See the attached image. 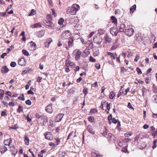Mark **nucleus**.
<instances>
[{
	"mask_svg": "<svg viewBox=\"0 0 157 157\" xmlns=\"http://www.w3.org/2000/svg\"><path fill=\"white\" fill-rule=\"evenodd\" d=\"M80 9L79 6L76 4H73L72 6L69 7L67 10V14H75Z\"/></svg>",
	"mask_w": 157,
	"mask_h": 157,
	"instance_id": "f257e3e1",
	"label": "nucleus"
},
{
	"mask_svg": "<svg viewBox=\"0 0 157 157\" xmlns=\"http://www.w3.org/2000/svg\"><path fill=\"white\" fill-rule=\"evenodd\" d=\"M134 30L132 28V25H128L127 27V29L125 31L126 35L130 36L133 34Z\"/></svg>",
	"mask_w": 157,
	"mask_h": 157,
	"instance_id": "f03ea898",
	"label": "nucleus"
},
{
	"mask_svg": "<svg viewBox=\"0 0 157 157\" xmlns=\"http://www.w3.org/2000/svg\"><path fill=\"white\" fill-rule=\"evenodd\" d=\"M110 33L113 36H116L118 33V31L116 28L112 27L110 29Z\"/></svg>",
	"mask_w": 157,
	"mask_h": 157,
	"instance_id": "7ed1b4c3",
	"label": "nucleus"
},
{
	"mask_svg": "<svg viewBox=\"0 0 157 157\" xmlns=\"http://www.w3.org/2000/svg\"><path fill=\"white\" fill-rule=\"evenodd\" d=\"M104 40L106 43H110L112 41V39L109 36L108 34H106L104 37Z\"/></svg>",
	"mask_w": 157,
	"mask_h": 157,
	"instance_id": "20e7f679",
	"label": "nucleus"
},
{
	"mask_svg": "<svg viewBox=\"0 0 157 157\" xmlns=\"http://www.w3.org/2000/svg\"><path fill=\"white\" fill-rule=\"evenodd\" d=\"M64 114L60 113L56 116L55 118V120L56 122H59L60 121L64 116Z\"/></svg>",
	"mask_w": 157,
	"mask_h": 157,
	"instance_id": "39448f33",
	"label": "nucleus"
},
{
	"mask_svg": "<svg viewBox=\"0 0 157 157\" xmlns=\"http://www.w3.org/2000/svg\"><path fill=\"white\" fill-rule=\"evenodd\" d=\"M36 48V44L33 42H31L30 43V46L29 47V49L31 51L35 50Z\"/></svg>",
	"mask_w": 157,
	"mask_h": 157,
	"instance_id": "423d86ee",
	"label": "nucleus"
},
{
	"mask_svg": "<svg viewBox=\"0 0 157 157\" xmlns=\"http://www.w3.org/2000/svg\"><path fill=\"white\" fill-rule=\"evenodd\" d=\"M18 64L21 66H25L26 64V62L24 58H22L19 59L18 61Z\"/></svg>",
	"mask_w": 157,
	"mask_h": 157,
	"instance_id": "0eeeda50",
	"label": "nucleus"
},
{
	"mask_svg": "<svg viewBox=\"0 0 157 157\" xmlns=\"http://www.w3.org/2000/svg\"><path fill=\"white\" fill-rule=\"evenodd\" d=\"M126 29L127 27L124 24H121L119 26V31L120 32H125Z\"/></svg>",
	"mask_w": 157,
	"mask_h": 157,
	"instance_id": "6e6552de",
	"label": "nucleus"
},
{
	"mask_svg": "<svg viewBox=\"0 0 157 157\" xmlns=\"http://www.w3.org/2000/svg\"><path fill=\"white\" fill-rule=\"evenodd\" d=\"M69 34H68L67 31H64L63 32L61 35V37L63 39H68L69 37Z\"/></svg>",
	"mask_w": 157,
	"mask_h": 157,
	"instance_id": "1a4fd4ad",
	"label": "nucleus"
},
{
	"mask_svg": "<svg viewBox=\"0 0 157 157\" xmlns=\"http://www.w3.org/2000/svg\"><path fill=\"white\" fill-rule=\"evenodd\" d=\"M12 143V140L10 139L5 140L4 141V144L6 145L9 146Z\"/></svg>",
	"mask_w": 157,
	"mask_h": 157,
	"instance_id": "9d476101",
	"label": "nucleus"
},
{
	"mask_svg": "<svg viewBox=\"0 0 157 157\" xmlns=\"http://www.w3.org/2000/svg\"><path fill=\"white\" fill-rule=\"evenodd\" d=\"M81 52L80 51L78 50L75 55V59L77 61L81 57Z\"/></svg>",
	"mask_w": 157,
	"mask_h": 157,
	"instance_id": "9b49d317",
	"label": "nucleus"
},
{
	"mask_svg": "<svg viewBox=\"0 0 157 157\" xmlns=\"http://www.w3.org/2000/svg\"><path fill=\"white\" fill-rule=\"evenodd\" d=\"M87 131L90 133L94 134H95V132L93 130V128L92 126L90 125H88L87 128Z\"/></svg>",
	"mask_w": 157,
	"mask_h": 157,
	"instance_id": "f8f14e48",
	"label": "nucleus"
},
{
	"mask_svg": "<svg viewBox=\"0 0 157 157\" xmlns=\"http://www.w3.org/2000/svg\"><path fill=\"white\" fill-rule=\"evenodd\" d=\"M66 66L68 67L69 66H73L74 65V64L73 62H71V61L67 59L65 62Z\"/></svg>",
	"mask_w": 157,
	"mask_h": 157,
	"instance_id": "ddd939ff",
	"label": "nucleus"
},
{
	"mask_svg": "<svg viewBox=\"0 0 157 157\" xmlns=\"http://www.w3.org/2000/svg\"><path fill=\"white\" fill-rule=\"evenodd\" d=\"M74 38L71 37L70 39L68 41V47L71 48L73 46Z\"/></svg>",
	"mask_w": 157,
	"mask_h": 157,
	"instance_id": "4468645a",
	"label": "nucleus"
},
{
	"mask_svg": "<svg viewBox=\"0 0 157 157\" xmlns=\"http://www.w3.org/2000/svg\"><path fill=\"white\" fill-rule=\"evenodd\" d=\"M9 71V69L6 66H3L2 68L1 71L2 73H7Z\"/></svg>",
	"mask_w": 157,
	"mask_h": 157,
	"instance_id": "2eb2a0df",
	"label": "nucleus"
},
{
	"mask_svg": "<svg viewBox=\"0 0 157 157\" xmlns=\"http://www.w3.org/2000/svg\"><path fill=\"white\" fill-rule=\"evenodd\" d=\"M100 38H98L97 36H95L93 38V41L94 43L97 44H100L101 42L102 41H101L98 40V39H100Z\"/></svg>",
	"mask_w": 157,
	"mask_h": 157,
	"instance_id": "dca6fc26",
	"label": "nucleus"
},
{
	"mask_svg": "<svg viewBox=\"0 0 157 157\" xmlns=\"http://www.w3.org/2000/svg\"><path fill=\"white\" fill-rule=\"evenodd\" d=\"M44 34V30H42L38 32L37 33V36L39 37H42Z\"/></svg>",
	"mask_w": 157,
	"mask_h": 157,
	"instance_id": "f3484780",
	"label": "nucleus"
},
{
	"mask_svg": "<svg viewBox=\"0 0 157 157\" xmlns=\"http://www.w3.org/2000/svg\"><path fill=\"white\" fill-rule=\"evenodd\" d=\"M32 27L35 28H40L42 27V25L40 23H38L34 24Z\"/></svg>",
	"mask_w": 157,
	"mask_h": 157,
	"instance_id": "a211bd4d",
	"label": "nucleus"
},
{
	"mask_svg": "<svg viewBox=\"0 0 157 157\" xmlns=\"http://www.w3.org/2000/svg\"><path fill=\"white\" fill-rule=\"evenodd\" d=\"M7 150V147L6 146H4L1 148L0 151H1V153L2 154V153H4Z\"/></svg>",
	"mask_w": 157,
	"mask_h": 157,
	"instance_id": "6ab92c4d",
	"label": "nucleus"
},
{
	"mask_svg": "<svg viewBox=\"0 0 157 157\" xmlns=\"http://www.w3.org/2000/svg\"><path fill=\"white\" fill-rule=\"evenodd\" d=\"M112 20V22L114 23L115 24L117 23V20L116 17L114 16H112L111 17Z\"/></svg>",
	"mask_w": 157,
	"mask_h": 157,
	"instance_id": "aec40b11",
	"label": "nucleus"
},
{
	"mask_svg": "<svg viewBox=\"0 0 157 157\" xmlns=\"http://www.w3.org/2000/svg\"><path fill=\"white\" fill-rule=\"evenodd\" d=\"M115 96V94L114 92L111 91L109 94V98L110 99H113Z\"/></svg>",
	"mask_w": 157,
	"mask_h": 157,
	"instance_id": "412c9836",
	"label": "nucleus"
},
{
	"mask_svg": "<svg viewBox=\"0 0 157 157\" xmlns=\"http://www.w3.org/2000/svg\"><path fill=\"white\" fill-rule=\"evenodd\" d=\"M136 5H134L132 6L131 7L130 10L131 12L133 13L136 10Z\"/></svg>",
	"mask_w": 157,
	"mask_h": 157,
	"instance_id": "4be33fe9",
	"label": "nucleus"
},
{
	"mask_svg": "<svg viewBox=\"0 0 157 157\" xmlns=\"http://www.w3.org/2000/svg\"><path fill=\"white\" fill-rule=\"evenodd\" d=\"M107 54L108 55L110 56V57L111 58H112L113 59H115V56L114 55V54L110 52H107Z\"/></svg>",
	"mask_w": 157,
	"mask_h": 157,
	"instance_id": "5701e85b",
	"label": "nucleus"
},
{
	"mask_svg": "<svg viewBox=\"0 0 157 157\" xmlns=\"http://www.w3.org/2000/svg\"><path fill=\"white\" fill-rule=\"evenodd\" d=\"M36 13V12L34 9H32L31 10V12L28 15L29 16H32L34 15Z\"/></svg>",
	"mask_w": 157,
	"mask_h": 157,
	"instance_id": "b1692460",
	"label": "nucleus"
},
{
	"mask_svg": "<svg viewBox=\"0 0 157 157\" xmlns=\"http://www.w3.org/2000/svg\"><path fill=\"white\" fill-rule=\"evenodd\" d=\"M153 90L154 93H157V86L155 84L153 85Z\"/></svg>",
	"mask_w": 157,
	"mask_h": 157,
	"instance_id": "393cba45",
	"label": "nucleus"
},
{
	"mask_svg": "<svg viewBox=\"0 0 157 157\" xmlns=\"http://www.w3.org/2000/svg\"><path fill=\"white\" fill-rule=\"evenodd\" d=\"M24 141L25 142V144L28 145L29 144V139L27 137H25L24 139Z\"/></svg>",
	"mask_w": 157,
	"mask_h": 157,
	"instance_id": "a878e982",
	"label": "nucleus"
},
{
	"mask_svg": "<svg viewBox=\"0 0 157 157\" xmlns=\"http://www.w3.org/2000/svg\"><path fill=\"white\" fill-rule=\"evenodd\" d=\"M18 99L24 101L25 99V98L23 94H21L20 96L18 97Z\"/></svg>",
	"mask_w": 157,
	"mask_h": 157,
	"instance_id": "bb28decb",
	"label": "nucleus"
},
{
	"mask_svg": "<svg viewBox=\"0 0 157 157\" xmlns=\"http://www.w3.org/2000/svg\"><path fill=\"white\" fill-rule=\"evenodd\" d=\"M23 110V107L21 106L20 105H19L18 108L17 109V111L19 113H20L21 112H22Z\"/></svg>",
	"mask_w": 157,
	"mask_h": 157,
	"instance_id": "cd10ccee",
	"label": "nucleus"
},
{
	"mask_svg": "<svg viewBox=\"0 0 157 157\" xmlns=\"http://www.w3.org/2000/svg\"><path fill=\"white\" fill-rule=\"evenodd\" d=\"M4 93V90L2 89H0V99H1L3 97Z\"/></svg>",
	"mask_w": 157,
	"mask_h": 157,
	"instance_id": "c85d7f7f",
	"label": "nucleus"
},
{
	"mask_svg": "<svg viewBox=\"0 0 157 157\" xmlns=\"http://www.w3.org/2000/svg\"><path fill=\"white\" fill-rule=\"evenodd\" d=\"M93 52L94 54L96 56H98L99 54V50L98 49H94L93 50Z\"/></svg>",
	"mask_w": 157,
	"mask_h": 157,
	"instance_id": "c756f323",
	"label": "nucleus"
},
{
	"mask_svg": "<svg viewBox=\"0 0 157 157\" xmlns=\"http://www.w3.org/2000/svg\"><path fill=\"white\" fill-rule=\"evenodd\" d=\"M64 20V19L63 18H61L58 21V24L60 25H62L63 22Z\"/></svg>",
	"mask_w": 157,
	"mask_h": 157,
	"instance_id": "7c9ffc66",
	"label": "nucleus"
},
{
	"mask_svg": "<svg viewBox=\"0 0 157 157\" xmlns=\"http://www.w3.org/2000/svg\"><path fill=\"white\" fill-rule=\"evenodd\" d=\"M23 53L25 56H29V53L27 51L23 49L22 50Z\"/></svg>",
	"mask_w": 157,
	"mask_h": 157,
	"instance_id": "2f4dec72",
	"label": "nucleus"
},
{
	"mask_svg": "<svg viewBox=\"0 0 157 157\" xmlns=\"http://www.w3.org/2000/svg\"><path fill=\"white\" fill-rule=\"evenodd\" d=\"M88 90V89L87 88H84L83 90V93L84 94L85 96H86V94H87Z\"/></svg>",
	"mask_w": 157,
	"mask_h": 157,
	"instance_id": "473e14b6",
	"label": "nucleus"
},
{
	"mask_svg": "<svg viewBox=\"0 0 157 157\" xmlns=\"http://www.w3.org/2000/svg\"><path fill=\"white\" fill-rule=\"evenodd\" d=\"M55 24L50 21V28L53 29L55 28Z\"/></svg>",
	"mask_w": 157,
	"mask_h": 157,
	"instance_id": "72a5a7b5",
	"label": "nucleus"
},
{
	"mask_svg": "<svg viewBox=\"0 0 157 157\" xmlns=\"http://www.w3.org/2000/svg\"><path fill=\"white\" fill-rule=\"evenodd\" d=\"M98 33L99 34L101 35H102L104 33V30L103 29H99L98 30Z\"/></svg>",
	"mask_w": 157,
	"mask_h": 157,
	"instance_id": "f704fd0d",
	"label": "nucleus"
},
{
	"mask_svg": "<svg viewBox=\"0 0 157 157\" xmlns=\"http://www.w3.org/2000/svg\"><path fill=\"white\" fill-rule=\"evenodd\" d=\"M90 61L92 62H95L96 61V59L92 56H90Z\"/></svg>",
	"mask_w": 157,
	"mask_h": 157,
	"instance_id": "c9c22d12",
	"label": "nucleus"
},
{
	"mask_svg": "<svg viewBox=\"0 0 157 157\" xmlns=\"http://www.w3.org/2000/svg\"><path fill=\"white\" fill-rule=\"evenodd\" d=\"M44 135L45 136V138L46 139L49 140V136L48 132H45Z\"/></svg>",
	"mask_w": 157,
	"mask_h": 157,
	"instance_id": "e433bc0d",
	"label": "nucleus"
},
{
	"mask_svg": "<svg viewBox=\"0 0 157 157\" xmlns=\"http://www.w3.org/2000/svg\"><path fill=\"white\" fill-rule=\"evenodd\" d=\"M140 57V56L139 54H137L136 56V57L134 59V61L135 62H137L138 60L139 59Z\"/></svg>",
	"mask_w": 157,
	"mask_h": 157,
	"instance_id": "4c0bfd02",
	"label": "nucleus"
},
{
	"mask_svg": "<svg viewBox=\"0 0 157 157\" xmlns=\"http://www.w3.org/2000/svg\"><path fill=\"white\" fill-rule=\"evenodd\" d=\"M50 146H52V147L51 149V150H52L55 148V144L53 143L50 142Z\"/></svg>",
	"mask_w": 157,
	"mask_h": 157,
	"instance_id": "58836bf2",
	"label": "nucleus"
},
{
	"mask_svg": "<svg viewBox=\"0 0 157 157\" xmlns=\"http://www.w3.org/2000/svg\"><path fill=\"white\" fill-rule=\"evenodd\" d=\"M10 66L12 67H14L16 65V63L14 62H12L10 63Z\"/></svg>",
	"mask_w": 157,
	"mask_h": 157,
	"instance_id": "ea45409f",
	"label": "nucleus"
},
{
	"mask_svg": "<svg viewBox=\"0 0 157 157\" xmlns=\"http://www.w3.org/2000/svg\"><path fill=\"white\" fill-rule=\"evenodd\" d=\"M88 119L90 121L93 122L94 121V118L92 117H90L88 118Z\"/></svg>",
	"mask_w": 157,
	"mask_h": 157,
	"instance_id": "a19ab883",
	"label": "nucleus"
},
{
	"mask_svg": "<svg viewBox=\"0 0 157 157\" xmlns=\"http://www.w3.org/2000/svg\"><path fill=\"white\" fill-rule=\"evenodd\" d=\"M136 70L138 74H142V73L141 70L139 68L137 67L136 69Z\"/></svg>",
	"mask_w": 157,
	"mask_h": 157,
	"instance_id": "79ce46f5",
	"label": "nucleus"
},
{
	"mask_svg": "<svg viewBox=\"0 0 157 157\" xmlns=\"http://www.w3.org/2000/svg\"><path fill=\"white\" fill-rule=\"evenodd\" d=\"M25 103L28 105H31L32 103L31 101L29 100H28L25 101Z\"/></svg>",
	"mask_w": 157,
	"mask_h": 157,
	"instance_id": "37998d69",
	"label": "nucleus"
},
{
	"mask_svg": "<svg viewBox=\"0 0 157 157\" xmlns=\"http://www.w3.org/2000/svg\"><path fill=\"white\" fill-rule=\"evenodd\" d=\"M44 44L45 47L48 48L49 47V41L47 40V41L44 43Z\"/></svg>",
	"mask_w": 157,
	"mask_h": 157,
	"instance_id": "c03bdc74",
	"label": "nucleus"
},
{
	"mask_svg": "<svg viewBox=\"0 0 157 157\" xmlns=\"http://www.w3.org/2000/svg\"><path fill=\"white\" fill-rule=\"evenodd\" d=\"M51 10L52 11V14L55 17H56L57 16V13L55 12V10L54 9H52Z\"/></svg>",
	"mask_w": 157,
	"mask_h": 157,
	"instance_id": "a18cd8bd",
	"label": "nucleus"
},
{
	"mask_svg": "<svg viewBox=\"0 0 157 157\" xmlns=\"http://www.w3.org/2000/svg\"><path fill=\"white\" fill-rule=\"evenodd\" d=\"M121 72L122 73H124L127 71L126 69L124 67H122L121 68Z\"/></svg>",
	"mask_w": 157,
	"mask_h": 157,
	"instance_id": "49530a36",
	"label": "nucleus"
},
{
	"mask_svg": "<svg viewBox=\"0 0 157 157\" xmlns=\"http://www.w3.org/2000/svg\"><path fill=\"white\" fill-rule=\"evenodd\" d=\"M5 94L6 95H7L10 96H12V93L8 91H6L5 92Z\"/></svg>",
	"mask_w": 157,
	"mask_h": 157,
	"instance_id": "de8ad7c7",
	"label": "nucleus"
},
{
	"mask_svg": "<svg viewBox=\"0 0 157 157\" xmlns=\"http://www.w3.org/2000/svg\"><path fill=\"white\" fill-rule=\"evenodd\" d=\"M14 48V46L13 45H12L10 47V48H7V53H9V52L12 49Z\"/></svg>",
	"mask_w": 157,
	"mask_h": 157,
	"instance_id": "09e8293b",
	"label": "nucleus"
},
{
	"mask_svg": "<svg viewBox=\"0 0 157 157\" xmlns=\"http://www.w3.org/2000/svg\"><path fill=\"white\" fill-rule=\"evenodd\" d=\"M132 134L131 133H126L124 134V136L125 137H128L129 136H131L132 135Z\"/></svg>",
	"mask_w": 157,
	"mask_h": 157,
	"instance_id": "8fccbe9b",
	"label": "nucleus"
},
{
	"mask_svg": "<svg viewBox=\"0 0 157 157\" xmlns=\"http://www.w3.org/2000/svg\"><path fill=\"white\" fill-rule=\"evenodd\" d=\"M153 98L154 99L155 102L157 103V95H155L153 96Z\"/></svg>",
	"mask_w": 157,
	"mask_h": 157,
	"instance_id": "3c124183",
	"label": "nucleus"
},
{
	"mask_svg": "<svg viewBox=\"0 0 157 157\" xmlns=\"http://www.w3.org/2000/svg\"><path fill=\"white\" fill-rule=\"evenodd\" d=\"M7 53H3L1 55V58H2V59H3L4 58V57L7 56Z\"/></svg>",
	"mask_w": 157,
	"mask_h": 157,
	"instance_id": "603ef678",
	"label": "nucleus"
},
{
	"mask_svg": "<svg viewBox=\"0 0 157 157\" xmlns=\"http://www.w3.org/2000/svg\"><path fill=\"white\" fill-rule=\"evenodd\" d=\"M106 107L107 109L108 110V112L109 111L110 107V104L108 103V102L107 103V105L106 106Z\"/></svg>",
	"mask_w": 157,
	"mask_h": 157,
	"instance_id": "864d4df0",
	"label": "nucleus"
},
{
	"mask_svg": "<svg viewBox=\"0 0 157 157\" xmlns=\"http://www.w3.org/2000/svg\"><path fill=\"white\" fill-rule=\"evenodd\" d=\"M136 40L139 42H140L141 41V40H142V39L141 38V37L140 36H137V35Z\"/></svg>",
	"mask_w": 157,
	"mask_h": 157,
	"instance_id": "5fc2aeb1",
	"label": "nucleus"
},
{
	"mask_svg": "<svg viewBox=\"0 0 157 157\" xmlns=\"http://www.w3.org/2000/svg\"><path fill=\"white\" fill-rule=\"evenodd\" d=\"M157 143V140H155L153 142L154 146L152 147L153 148H155L156 147V143Z\"/></svg>",
	"mask_w": 157,
	"mask_h": 157,
	"instance_id": "6e6d98bb",
	"label": "nucleus"
},
{
	"mask_svg": "<svg viewBox=\"0 0 157 157\" xmlns=\"http://www.w3.org/2000/svg\"><path fill=\"white\" fill-rule=\"evenodd\" d=\"M10 106H14L15 105V103L13 102H10L8 104Z\"/></svg>",
	"mask_w": 157,
	"mask_h": 157,
	"instance_id": "4d7b16f0",
	"label": "nucleus"
},
{
	"mask_svg": "<svg viewBox=\"0 0 157 157\" xmlns=\"http://www.w3.org/2000/svg\"><path fill=\"white\" fill-rule=\"evenodd\" d=\"M95 66L97 69H99L100 68V65L99 63H96L95 64Z\"/></svg>",
	"mask_w": 157,
	"mask_h": 157,
	"instance_id": "13d9d810",
	"label": "nucleus"
},
{
	"mask_svg": "<svg viewBox=\"0 0 157 157\" xmlns=\"http://www.w3.org/2000/svg\"><path fill=\"white\" fill-rule=\"evenodd\" d=\"M133 54V53L132 52H129L128 53V54L127 55V57L128 58L131 57L132 56Z\"/></svg>",
	"mask_w": 157,
	"mask_h": 157,
	"instance_id": "bf43d9fd",
	"label": "nucleus"
},
{
	"mask_svg": "<svg viewBox=\"0 0 157 157\" xmlns=\"http://www.w3.org/2000/svg\"><path fill=\"white\" fill-rule=\"evenodd\" d=\"M2 103L4 105L6 106L7 107L8 106V104L6 102L3 101L2 102Z\"/></svg>",
	"mask_w": 157,
	"mask_h": 157,
	"instance_id": "052dcab7",
	"label": "nucleus"
},
{
	"mask_svg": "<svg viewBox=\"0 0 157 157\" xmlns=\"http://www.w3.org/2000/svg\"><path fill=\"white\" fill-rule=\"evenodd\" d=\"M1 115L2 116H6L7 115L6 114V112L3 111H2Z\"/></svg>",
	"mask_w": 157,
	"mask_h": 157,
	"instance_id": "680f3d73",
	"label": "nucleus"
},
{
	"mask_svg": "<svg viewBox=\"0 0 157 157\" xmlns=\"http://www.w3.org/2000/svg\"><path fill=\"white\" fill-rule=\"evenodd\" d=\"M128 107L129 108H131L134 109L132 107L130 102L128 103Z\"/></svg>",
	"mask_w": 157,
	"mask_h": 157,
	"instance_id": "e2e57ef3",
	"label": "nucleus"
},
{
	"mask_svg": "<svg viewBox=\"0 0 157 157\" xmlns=\"http://www.w3.org/2000/svg\"><path fill=\"white\" fill-rule=\"evenodd\" d=\"M4 99L6 101H9L10 100V98L8 96H5L4 97Z\"/></svg>",
	"mask_w": 157,
	"mask_h": 157,
	"instance_id": "0e129e2a",
	"label": "nucleus"
},
{
	"mask_svg": "<svg viewBox=\"0 0 157 157\" xmlns=\"http://www.w3.org/2000/svg\"><path fill=\"white\" fill-rule=\"evenodd\" d=\"M27 93L28 94H33V95L34 94V93H33V92H32V90H30L28 91Z\"/></svg>",
	"mask_w": 157,
	"mask_h": 157,
	"instance_id": "69168bd1",
	"label": "nucleus"
},
{
	"mask_svg": "<svg viewBox=\"0 0 157 157\" xmlns=\"http://www.w3.org/2000/svg\"><path fill=\"white\" fill-rule=\"evenodd\" d=\"M29 151L31 153L33 157H36L33 153L32 151H31V150L30 149H29Z\"/></svg>",
	"mask_w": 157,
	"mask_h": 157,
	"instance_id": "338daca9",
	"label": "nucleus"
},
{
	"mask_svg": "<svg viewBox=\"0 0 157 157\" xmlns=\"http://www.w3.org/2000/svg\"><path fill=\"white\" fill-rule=\"evenodd\" d=\"M153 48H157V42L155 43L153 45Z\"/></svg>",
	"mask_w": 157,
	"mask_h": 157,
	"instance_id": "774afa93",
	"label": "nucleus"
}]
</instances>
